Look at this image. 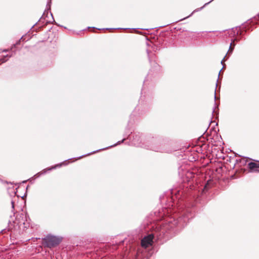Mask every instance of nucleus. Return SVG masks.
<instances>
[{"label":"nucleus","mask_w":259,"mask_h":259,"mask_svg":"<svg viewBox=\"0 0 259 259\" xmlns=\"http://www.w3.org/2000/svg\"><path fill=\"white\" fill-rule=\"evenodd\" d=\"M61 241V239L53 236H48L45 238L47 245L51 247L58 244Z\"/></svg>","instance_id":"nucleus-1"},{"label":"nucleus","mask_w":259,"mask_h":259,"mask_svg":"<svg viewBox=\"0 0 259 259\" xmlns=\"http://www.w3.org/2000/svg\"><path fill=\"white\" fill-rule=\"evenodd\" d=\"M153 236L149 235L147 237H144L141 241V245L143 247L146 248L151 245Z\"/></svg>","instance_id":"nucleus-2"},{"label":"nucleus","mask_w":259,"mask_h":259,"mask_svg":"<svg viewBox=\"0 0 259 259\" xmlns=\"http://www.w3.org/2000/svg\"><path fill=\"white\" fill-rule=\"evenodd\" d=\"M248 166L250 169H253L255 168L259 167V164L254 162H250L248 164Z\"/></svg>","instance_id":"nucleus-3"},{"label":"nucleus","mask_w":259,"mask_h":259,"mask_svg":"<svg viewBox=\"0 0 259 259\" xmlns=\"http://www.w3.org/2000/svg\"><path fill=\"white\" fill-rule=\"evenodd\" d=\"M0 62H1V63H2L5 62V60H0Z\"/></svg>","instance_id":"nucleus-4"},{"label":"nucleus","mask_w":259,"mask_h":259,"mask_svg":"<svg viewBox=\"0 0 259 259\" xmlns=\"http://www.w3.org/2000/svg\"><path fill=\"white\" fill-rule=\"evenodd\" d=\"M12 207L14 208V202L12 201Z\"/></svg>","instance_id":"nucleus-5"}]
</instances>
